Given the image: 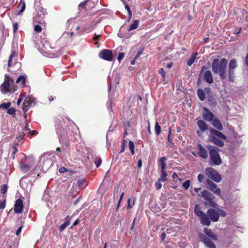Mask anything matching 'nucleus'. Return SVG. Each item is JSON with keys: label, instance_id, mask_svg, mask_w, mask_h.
I'll return each instance as SVG.
<instances>
[{"label": "nucleus", "instance_id": "2eb2a0df", "mask_svg": "<svg viewBox=\"0 0 248 248\" xmlns=\"http://www.w3.org/2000/svg\"><path fill=\"white\" fill-rule=\"evenodd\" d=\"M202 242L209 248H216V246L214 243L205 235L201 236Z\"/></svg>", "mask_w": 248, "mask_h": 248}, {"label": "nucleus", "instance_id": "b1692460", "mask_svg": "<svg viewBox=\"0 0 248 248\" xmlns=\"http://www.w3.org/2000/svg\"><path fill=\"white\" fill-rule=\"evenodd\" d=\"M198 52H195L193 53L190 58L187 60V64L189 66H190L192 65V64L195 62L196 56L198 55Z\"/></svg>", "mask_w": 248, "mask_h": 248}, {"label": "nucleus", "instance_id": "cd10ccee", "mask_svg": "<svg viewBox=\"0 0 248 248\" xmlns=\"http://www.w3.org/2000/svg\"><path fill=\"white\" fill-rule=\"evenodd\" d=\"M77 185L79 188H83L87 186V183L84 179H81L78 181Z\"/></svg>", "mask_w": 248, "mask_h": 248}, {"label": "nucleus", "instance_id": "aec40b11", "mask_svg": "<svg viewBox=\"0 0 248 248\" xmlns=\"http://www.w3.org/2000/svg\"><path fill=\"white\" fill-rule=\"evenodd\" d=\"M210 140L211 142L217 145L219 147H222L224 144L223 141H222L220 139H218L217 137H215V136H210Z\"/></svg>", "mask_w": 248, "mask_h": 248}, {"label": "nucleus", "instance_id": "37998d69", "mask_svg": "<svg viewBox=\"0 0 248 248\" xmlns=\"http://www.w3.org/2000/svg\"><path fill=\"white\" fill-rule=\"evenodd\" d=\"M167 158L166 156H163L159 159V164L160 165L166 164Z\"/></svg>", "mask_w": 248, "mask_h": 248}, {"label": "nucleus", "instance_id": "473e14b6", "mask_svg": "<svg viewBox=\"0 0 248 248\" xmlns=\"http://www.w3.org/2000/svg\"><path fill=\"white\" fill-rule=\"evenodd\" d=\"M161 174L160 178L158 179L159 182H165L167 181L166 177L167 176V174L166 171L161 172Z\"/></svg>", "mask_w": 248, "mask_h": 248}, {"label": "nucleus", "instance_id": "5701e85b", "mask_svg": "<svg viewBox=\"0 0 248 248\" xmlns=\"http://www.w3.org/2000/svg\"><path fill=\"white\" fill-rule=\"evenodd\" d=\"M35 98L32 96L26 97L24 102L25 106H30L31 103H34Z\"/></svg>", "mask_w": 248, "mask_h": 248}, {"label": "nucleus", "instance_id": "c03bdc74", "mask_svg": "<svg viewBox=\"0 0 248 248\" xmlns=\"http://www.w3.org/2000/svg\"><path fill=\"white\" fill-rule=\"evenodd\" d=\"M209 101L210 105L212 106H216V105L217 104V101L216 100V99L212 97H211L209 99Z\"/></svg>", "mask_w": 248, "mask_h": 248}, {"label": "nucleus", "instance_id": "3c124183", "mask_svg": "<svg viewBox=\"0 0 248 248\" xmlns=\"http://www.w3.org/2000/svg\"><path fill=\"white\" fill-rule=\"evenodd\" d=\"M124 53L123 52L120 53L119 54L117 59L119 62L124 58Z\"/></svg>", "mask_w": 248, "mask_h": 248}, {"label": "nucleus", "instance_id": "f704fd0d", "mask_svg": "<svg viewBox=\"0 0 248 248\" xmlns=\"http://www.w3.org/2000/svg\"><path fill=\"white\" fill-rule=\"evenodd\" d=\"M155 133L156 135H159L161 133V127L157 122L155 124Z\"/></svg>", "mask_w": 248, "mask_h": 248}, {"label": "nucleus", "instance_id": "0eeeda50", "mask_svg": "<svg viewBox=\"0 0 248 248\" xmlns=\"http://www.w3.org/2000/svg\"><path fill=\"white\" fill-rule=\"evenodd\" d=\"M205 173L207 176L215 182L219 183L221 181L220 174L212 168H207L205 170Z\"/></svg>", "mask_w": 248, "mask_h": 248}, {"label": "nucleus", "instance_id": "4d7b16f0", "mask_svg": "<svg viewBox=\"0 0 248 248\" xmlns=\"http://www.w3.org/2000/svg\"><path fill=\"white\" fill-rule=\"evenodd\" d=\"M125 9L127 10V12H128V14H129V16H131V15H132V12H131V10H130V7H129V6H128V5H126L125 6Z\"/></svg>", "mask_w": 248, "mask_h": 248}, {"label": "nucleus", "instance_id": "a18cd8bd", "mask_svg": "<svg viewBox=\"0 0 248 248\" xmlns=\"http://www.w3.org/2000/svg\"><path fill=\"white\" fill-rule=\"evenodd\" d=\"M217 211L219 213V215H220L221 217H225L227 215L226 212L222 209L218 208Z\"/></svg>", "mask_w": 248, "mask_h": 248}, {"label": "nucleus", "instance_id": "13d9d810", "mask_svg": "<svg viewBox=\"0 0 248 248\" xmlns=\"http://www.w3.org/2000/svg\"><path fill=\"white\" fill-rule=\"evenodd\" d=\"M87 1V0H85L83 2H81L79 4V8H83L85 5H86Z\"/></svg>", "mask_w": 248, "mask_h": 248}, {"label": "nucleus", "instance_id": "e433bc0d", "mask_svg": "<svg viewBox=\"0 0 248 248\" xmlns=\"http://www.w3.org/2000/svg\"><path fill=\"white\" fill-rule=\"evenodd\" d=\"M7 113L12 115L13 117H15L16 116V109L15 108H8Z\"/></svg>", "mask_w": 248, "mask_h": 248}, {"label": "nucleus", "instance_id": "c756f323", "mask_svg": "<svg viewBox=\"0 0 248 248\" xmlns=\"http://www.w3.org/2000/svg\"><path fill=\"white\" fill-rule=\"evenodd\" d=\"M139 24V21L138 20H135L133 24L131 25L130 28L128 30V31H131L132 30L137 29L138 27Z\"/></svg>", "mask_w": 248, "mask_h": 248}, {"label": "nucleus", "instance_id": "603ef678", "mask_svg": "<svg viewBox=\"0 0 248 248\" xmlns=\"http://www.w3.org/2000/svg\"><path fill=\"white\" fill-rule=\"evenodd\" d=\"M34 31L37 32H41L42 31V27L39 25H36L34 27Z\"/></svg>", "mask_w": 248, "mask_h": 248}, {"label": "nucleus", "instance_id": "680f3d73", "mask_svg": "<svg viewBox=\"0 0 248 248\" xmlns=\"http://www.w3.org/2000/svg\"><path fill=\"white\" fill-rule=\"evenodd\" d=\"M28 133L31 136H33L37 134L36 131L35 130H30V131H29Z\"/></svg>", "mask_w": 248, "mask_h": 248}, {"label": "nucleus", "instance_id": "09e8293b", "mask_svg": "<svg viewBox=\"0 0 248 248\" xmlns=\"http://www.w3.org/2000/svg\"><path fill=\"white\" fill-rule=\"evenodd\" d=\"M6 202L5 199L3 200L2 202L0 200V209H3L5 207Z\"/></svg>", "mask_w": 248, "mask_h": 248}, {"label": "nucleus", "instance_id": "7ed1b4c3", "mask_svg": "<svg viewBox=\"0 0 248 248\" xmlns=\"http://www.w3.org/2000/svg\"><path fill=\"white\" fill-rule=\"evenodd\" d=\"M54 155L46 153L42 155L38 162V167L43 171H46L53 164Z\"/></svg>", "mask_w": 248, "mask_h": 248}, {"label": "nucleus", "instance_id": "7c9ffc66", "mask_svg": "<svg viewBox=\"0 0 248 248\" xmlns=\"http://www.w3.org/2000/svg\"><path fill=\"white\" fill-rule=\"evenodd\" d=\"M8 186L6 184H3L2 185L0 188V192L3 194V197L5 199L6 196L4 195L7 191Z\"/></svg>", "mask_w": 248, "mask_h": 248}, {"label": "nucleus", "instance_id": "6ab92c4d", "mask_svg": "<svg viewBox=\"0 0 248 248\" xmlns=\"http://www.w3.org/2000/svg\"><path fill=\"white\" fill-rule=\"evenodd\" d=\"M203 232L208 236L214 241H217V235L214 234L210 229L206 228H204Z\"/></svg>", "mask_w": 248, "mask_h": 248}, {"label": "nucleus", "instance_id": "dca6fc26", "mask_svg": "<svg viewBox=\"0 0 248 248\" xmlns=\"http://www.w3.org/2000/svg\"><path fill=\"white\" fill-rule=\"evenodd\" d=\"M210 132L211 136H215V137H217L222 140H226L227 139L226 136L223 134L221 132L212 128L210 129Z\"/></svg>", "mask_w": 248, "mask_h": 248}, {"label": "nucleus", "instance_id": "c85d7f7f", "mask_svg": "<svg viewBox=\"0 0 248 248\" xmlns=\"http://www.w3.org/2000/svg\"><path fill=\"white\" fill-rule=\"evenodd\" d=\"M197 94H198V96L199 98V99L201 100V101H203L205 99V93H204V92H203V91L201 89H199L197 91Z\"/></svg>", "mask_w": 248, "mask_h": 248}, {"label": "nucleus", "instance_id": "bf43d9fd", "mask_svg": "<svg viewBox=\"0 0 248 248\" xmlns=\"http://www.w3.org/2000/svg\"><path fill=\"white\" fill-rule=\"evenodd\" d=\"M95 163L96 166L97 167H99L100 166V165H101V160L100 159H99L98 160H95Z\"/></svg>", "mask_w": 248, "mask_h": 248}, {"label": "nucleus", "instance_id": "4c0bfd02", "mask_svg": "<svg viewBox=\"0 0 248 248\" xmlns=\"http://www.w3.org/2000/svg\"><path fill=\"white\" fill-rule=\"evenodd\" d=\"M206 69L207 67L205 66H203L202 67V69L200 71L199 78L198 79V82L200 81V78L202 77V74H203V73L205 72L204 71H206Z\"/></svg>", "mask_w": 248, "mask_h": 248}, {"label": "nucleus", "instance_id": "de8ad7c7", "mask_svg": "<svg viewBox=\"0 0 248 248\" xmlns=\"http://www.w3.org/2000/svg\"><path fill=\"white\" fill-rule=\"evenodd\" d=\"M20 5H21V10L18 13V15H20L25 10V3L24 2H23L22 3H21V2Z\"/></svg>", "mask_w": 248, "mask_h": 248}, {"label": "nucleus", "instance_id": "a211bd4d", "mask_svg": "<svg viewBox=\"0 0 248 248\" xmlns=\"http://www.w3.org/2000/svg\"><path fill=\"white\" fill-rule=\"evenodd\" d=\"M72 217L67 216L64 219V222L59 227V231L62 232L69 225Z\"/></svg>", "mask_w": 248, "mask_h": 248}, {"label": "nucleus", "instance_id": "423d86ee", "mask_svg": "<svg viewBox=\"0 0 248 248\" xmlns=\"http://www.w3.org/2000/svg\"><path fill=\"white\" fill-rule=\"evenodd\" d=\"M238 67L237 61L235 59H232L229 63L228 76L231 82H233L235 78V70Z\"/></svg>", "mask_w": 248, "mask_h": 248}, {"label": "nucleus", "instance_id": "ddd939ff", "mask_svg": "<svg viewBox=\"0 0 248 248\" xmlns=\"http://www.w3.org/2000/svg\"><path fill=\"white\" fill-rule=\"evenodd\" d=\"M203 79L208 84H211L214 82V78L212 73L209 70L205 71L202 74Z\"/></svg>", "mask_w": 248, "mask_h": 248}, {"label": "nucleus", "instance_id": "a878e982", "mask_svg": "<svg viewBox=\"0 0 248 248\" xmlns=\"http://www.w3.org/2000/svg\"><path fill=\"white\" fill-rule=\"evenodd\" d=\"M41 43H42V47L43 49H44L45 50H48L49 49V48H50L51 47V46L49 45V43L46 40L43 39L41 41Z\"/></svg>", "mask_w": 248, "mask_h": 248}, {"label": "nucleus", "instance_id": "ea45409f", "mask_svg": "<svg viewBox=\"0 0 248 248\" xmlns=\"http://www.w3.org/2000/svg\"><path fill=\"white\" fill-rule=\"evenodd\" d=\"M11 106V103L9 102L7 103H2L0 104V108H1L3 109H6L9 108V107Z\"/></svg>", "mask_w": 248, "mask_h": 248}, {"label": "nucleus", "instance_id": "72a5a7b5", "mask_svg": "<svg viewBox=\"0 0 248 248\" xmlns=\"http://www.w3.org/2000/svg\"><path fill=\"white\" fill-rule=\"evenodd\" d=\"M9 152L11 153L10 158L13 159H15V155L17 152V149L16 147H12L10 149Z\"/></svg>", "mask_w": 248, "mask_h": 248}, {"label": "nucleus", "instance_id": "6e6552de", "mask_svg": "<svg viewBox=\"0 0 248 248\" xmlns=\"http://www.w3.org/2000/svg\"><path fill=\"white\" fill-rule=\"evenodd\" d=\"M13 83L14 80L11 78L5 80L1 85L0 89L1 92L4 93L15 92L16 91V88H13L11 87V84Z\"/></svg>", "mask_w": 248, "mask_h": 248}, {"label": "nucleus", "instance_id": "c9c22d12", "mask_svg": "<svg viewBox=\"0 0 248 248\" xmlns=\"http://www.w3.org/2000/svg\"><path fill=\"white\" fill-rule=\"evenodd\" d=\"M128 146H129V148L130 150V151H131L132 154V155L134 154L135 145H134V142L130 140L129 141Z\"/></svg>", "mask_w": 248, "mask_h": 248}, {"label": "nucleus", "instance_id": "20e7f679", "mask_svg": "<svg viewBox=\"0 0 248 248\" xmlns=\"http://www.w3.org/2000/svg\"><path fill=\"white\" fill-rule=\"evenodd\" d=\"M209 150L211 164L219 165L222 163L221 159L218 153L219 149L217 147L208 145L206 146Z\"/></svg>", "mask_w": 248, "mask_h": 248}, {"label": "nucleus", "instance_id": "e2e57ef3", "mask_svg": "<svg viewBox=\"0 0 248 248\" xmlns=\"http://www.w3.org/2000/svg\"><path fill=\"white\" fill-rule=\"evenodd\" d=\"M161 166V172L165 171V170L166 168V164L160 165Z\"/></svg>", "mask_w": 248, "mask_h": 248}, {"label": "nucleus", "instance_id": "9b49d317", "mask_svg": "<svg viewBox=\"0 0 248 248\" xmlns=\"http://www.w3.org/2000/svg\"><path fill=\"white\" fill-rule=\"evenodd\" d=\"M203 112L202 114L203 118L206 121L211 122L215 118L214 115L207 108L204 107L202 108Z\"/></svg>", "mask_w": 248, "mask_h": 248}, {"label": "nucleus", "instance_id": "58836bf2", "mask_svg": "<svg viewBox=\"0 0 248 248\" xmlns=\"http://www.w3.org/2000/svg\"><path fill=\"white\" fill-rule=\"evenodd\" d=\"M190 185V180H186L183 184V187L184 189L187 190L188 189Z\"/></svg>", "mask_w": 248, "mask_h": 248}, {"label": "nucleus", "instance_id": "4468645a", "mask_svg": "<svg viewBox=\"0 0 248 248\" xmlns=\"http://www.w3.org/2000/svg\"><path fill=\"white\" fill-rule=\"evenodd\" d=\"M23 204L22 201L18 199H17L15 204L14 211L16 213L20 214L23 211Z\"/></svg>", "mask_w": 248, "mask_h": 248}, {"label": "nucleus", "instance_id": "052dcab7", "mask_svg": "<svg viewBox=\"0 0 248 248\" xmlns=\"http://www.w3.org/2000/svg\"><path fill=\"white\" fill-rule=\"evenodd\" d=\"M67 170V169L65 167H61L59 169V171L60 173H63Z\"/></svg>", "mask_w": 248, "mask_h": 248}, {"label": "nucleus", "instance_id": "f03ea898", "mask_svg": "<svg viewBox=\"0 0 248 248\" xmlns=\"http://www.w3.org/2000/svg\"><path fill=\"white\" fill-rule=\"evenodd\" d=\"M227 65L226 59L223 58L219 60L216 58L211 64L212 70L215 74L219 75L221 80H224L227 77Z\"/></svg>", "mask_w": 248, "mask_h": 248}, {"label": "nucleus", "instance_id": "49530a36", "mask_svg": "<svg viewBox=\"0 0 248 248\" xmlns=\"http://www.w3.org/2000/svg\"><path fill=\"white\" fill-rule=\"evenodd\" d=\"M158 73L160 74L163 79L165 78L166 73L163 68H160L158 70Z\"/></svg>", "mask_w": 248, "mask_h": 248}, {"label": "nucleus", "instance_id": "864d4df0", "mask_svg": "<svg viewBox=\"0 0 248 248\" xmlns=\"http://www.w3.org/2000/svg\"><path fill=\"white\" fill-rule=\"evenodd\" d=\"M134 204V202H133L132 203H131V200L130 199H128L127 201V208H131L133 206Z\"/></svg>", "mask_w": 248, "mask_h": 248}, {"label": "nucleus", "instance_id": "338daca9", "mask_svg": "<svg viewBox=\"0 0 248 248\" xmlns=\"http://www.w3.org/2000/svg\"><path fill=\"white\" fill-rule=\"evenodd\" d=\"M22 227H20L18 228V229L16 231V234L18 235L20 233L21 230H22Z\"/></svg>", "mask_w": 248, "mask_h": 248}, {"label": "nucleus", "instance_id": "5fc2aeb1", "mask_svg": "<svg viewBox=\"0 0 248 248\" xmlns=\"http://www.w3.org/2000/svg\"><path fill=\"white\" fill-rule=\"evenodd\" d=\"M204 178V175L202 174H199L198 176V180L200 182H202Z\"/></svg>", "mask_w": 248, "mask_h": 248}, {"label": "nucleus", "instance_id": "f8f14e48", "mask_svg": "<svg viewBox=\"0 0 248 248\" xmlns=\"http://www.w3.org/2000/svg\"><path fill=\"white\" fill-rule=\"evenodd\" d=\"M197 147L198 148V154L199 156L204 159H206L208 156V152L206 149L200 143L197 144Z\"/></svg>", "mask_w": 248, "mask_h": 248}, {"label": "nucleus", "instance_id": "0e129e2a", "mask_svg": "<svg viewBox=\"0 0 248 248\" xmlns=\"http://www.w3.org/2000/svg\"><path fill=\"white\" fill-rule=\"evenodd\" d=\"M166 237V233L165 232H163L161 235V238L162 241H164Z\"/></svg>", "mask_w": 248, "mask_h": 248}, {"label": "nucleus", "instance_id": "8fccbe9b", "mask_svg": "<svg viewBox=\"0 0 248 248\" xmlns=\"http://www.w3.org/2000/svg\"><path fill=\"white\" fill-rule=\"evenodd\" d=\"M161 182H159L158 180L157 182L155 184V186L156 189L159 190L161 188L162 185L161 184Z\"/></svg>", "mask_w": 248, "mask_h": 248}, {"label": "nucleus", "instance_id": "69168bd1", "mask_svg": "<svg viewBox=\"0 0 248 248\" xmlns=\"http://www.w3.org/2000/svg\"><path fill=\"white\" fill-rule=\"evenodd\" d=\"M78 223V220L77 219H76L74 222L73 223L72 226L70 227V228H72L74 226H76Z\"/></svg>", "mask_w": 248, "mask_h": 248}, {"label": "nucleus", "instance_id": "9d476101", "mask_svg": "<svg viewBox=\"0 0 248 248\" xmlns=\"http://www.w3.org/2000/svg\"><path fill=\"white\" fill-rule=\"evenodd\" d=\"M207 187L217 195L221 196L220 189L217 187L216 184L208 179L207 180Z\"/></svg>", "mask_w": 248, "mask_h": 248}, {"label": "nucleus", "instance_id": "bb28decb", "mask_svg": "<svg viewBox=\"0 0 248 248\" xmlns=\"http://www.w3.org/2000/svg\"><path fill=\"white\" fill-rule=\"evenodd\" d=\"M37 12L39 16L42 18H43L46 14V10L42 7H40L38 9Z\"/></svg>", "mask_w": 248, "mask_h": 248}, {"label": "nucleus", "instance_id": "a19ab883", "mask_svg": "<svg viewBox=\"0 0 248 248\" xmlns=\"http://www.w3.org/2000/svg\"><path fill=\"white\" fill-rule=\"evenodd\" d=\"M126 143H127V140L125 139H123L122 146H121V149L120 152V153H122L124 152V151H125L124 146H125V144H126Z\"/></svg>", "mask_w": 248, "mask_h": 248}, {"label": "nucleus", "instance_id": "2f4dec72", "mask_svg": "<svg viewBox=\"0 0 248 248\" xmlns=\"http://www.w3.org/2000/svg\"><path fill=\"white\" fill-rule=\"evenodd\" d=\"M31 168V167L26 164H21L20 165V169L21 170L24 172H27Z\"/></svg>", "mask_w": 248, "mask_h": 248}, {"label": "nucleus", "instance_id": "393cba45", "mask_svg": "<svg viewBox=\"0 0 248 248\" xmlns=\"http://www.w3.org/2000/svg\"><path fill=\"white\" fill-rule=\"evenodd\" d=\"M25 82H26V78L23 76H20V77H19L16 81V83L17 84L20 83V86L21 87H24L25 86Z\"/></svg>", "mask_w": 248, "mask_h": 248}, {"label": "nucleus", "instance_id": "39448f33", "mask_svg": "<svg viewBox=\"0 0 248 248\" xmlns=\"http://www.w3.org/2000/svg\"><path fill=\"white\" fill-rule=\"evenodd\" d=\"M198 195L205 200V204L212 207H215L216 205L214 201L215 197L208 191L204 190L202 191L201 194H198Z\"/></svg>", "mask_w": 248, "mask_h": 248}, {"label": "nucleus", "instance_id": "79ce46f5", "mask_svg": "<svg viewBox=\"0 0 248 248\" xmlns=\"http://www.w3.org/2000/svg\"><path fill=\"white\" fill-rule=\"evenodd\" d=\"M15 56H16V53L14 52H12V54H11V55L10 56L9 60H8V67L11 66L12 59L13 57H15Z\"/></svg>", "mask_w": 248, "mask_h": 248}, {"label": "nucleus", "instance_id": "412c9836", "mask_svg": "<svg viewBox=\"0 0 248 248\" xmlns=\"http://www.w3.org/2000/svg\"><path fill=\"white\" fill-rule=\"evenodd\" d=\"M197 125L202 131H204L208 129L206 123L203 120H199L197 122Z\"/></svg>", "mask_w": 248, "mask_h": 248}, {"label": "nucleus", "instance_id": "4be33fe9", "mask_svg": "<svg viewBox=\"0 0 248 248\" xmlns=\"http://www.w3.org/2000/svg\"><path fill=\"white\" fill-rule=\"evenodd\" d=\"M22 130L23 132L19 133V136L21 139H23L25 135V132L28 133L29 131L30 130V129L29 127V124L27 123H26L25 125L24 126H22Z\"/></svg>", "mask_w": 248, "mask_h": 248}, {"label": "nucleus", "instance_id": "f257e3e1", "mask_svg": "<svg viewBox=\"0 0 248 248\" xmlns=\"http://www.w3.org/2000/svg\"><path fill=\"white\" fill-rule=\"evenodd\" d=\"M194 212L195 215L199 217L200 222L203 225L209 226L211 221L216 222L219 220V215L217 210L210 208L207 210L206 214L201 210L198 205H196L194 207Z\"/></svg>", "mask_w": 248, "mask_h": 248}, {"label": "nucleus", "instance_id": "6e6d98bb", "mask_svg": "<svg viewBox=\"0 0 248 248\" xmlns=\"http://www.w3.org/2000/svg\"><path fill=\"white\" fill-rule=\"evenodd\" d=\"M18 25V24L17 22L14 23V24H13V31L14 33L16 32L17 30Z\"/></svg>", "mask_w": 248, "mask_h": 248}, {"label": "nucleus", "instance_id": "1a4fd4ad", "mask_svg": "<svg viewBox=\"0 0 248 248\" xmlns=\"http://www.w3.org/2000/svg\"><path fill=\"white\" fill-rule=\"evenodd\" d=\"M99 57L108 61H112L113 60L112 52L111 50L109 49L101 50L99 54Z\"/></svg>", "mask_w": 248, "mask_h": 248}, {"label": "nucleus", "instance_id": "f3484780", "mask_svg": "<svg viewBox=\"0 0 248 248\" xmlns=\"http://www.w3.org/2000/svg\"><path fill=\"white\" fill-rule=\"evenodd\" d=\"M210 123H211L214 127L218 130L221 131L223 128L221 123L216 117Z\"/></svg>", "mask_w": 248, "mask_h": 248}, {"label": "nucleus", "instance_id": "774afa93", "mask_svg": "<svg viewBox=\"0 0 248 248\" xmlns=\"http://www.w3.org/2000/svg\"><path fill=\"white\" fill-rule=\"evenodd\" d=\"M245 64L247 66H248V53L247 54L245 58Z\"/></svg>", "mask_w": 248, "mask_h": 248}]
</instances>
